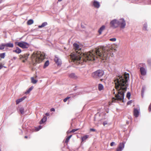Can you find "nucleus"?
<instances>
[{"mask_svg":"<svg viewBox=\"0 0 151 151\" xmlns=\"http://www.w3.org/2000/svg\"><path fill=\"white\" fill-rule=\"evenodd\" d=\"M132 101H130L127 102V104L128 105H129V104H131L132 103Z\"/></svg>","mask_w":151,"mask_h":151,"instance_id":"42","label":"nucleus"},{"mask_svg":"<svg viewBox=\"0 0 151 151\" xmlns=\"http://www.w3.org/2000/svg\"><path fill=\"white\" fill-rule=\"evenodd\" d=\"M29 55V54H24L23 55H21V57H20V59H21L22 58H24L25 60H27L28 58V56Z\"/></svg>","mask_w":151,"mask_h":151,"instance_id":"17","label":"nucleus"},{"mask_svg":"<svg viewBox=\"0 0 151 151\" xmlns=\"http://www.w3.org/2000/svg\"><path fill=\"white\" fill-rule=\"evenodd\" d=\"M15 44L16 45H17L23 49L27 48L29 46V45L28 43L26 42H15Z\"/></svg>","mask_w":151,"mask_h":151,"instance_id":"4","label":"nucleus"},{"mask_svg":"<svg viewBox=\"0 0 151 151\" xmlns=\"http://www.w3.org/2000/svg\"><path fill=\"white\" fill-rule=\"evenodd\" d=\"M115 143L114 142H111L110 144V145L111 146H113L114 145V144Z\"/></svg>","mask_w":151,"mask_h":151,"instance_id":"45","label":"nucleus"},{"mask_svg":"<svg viewBox=\"0 0 151 151\" xmlns=\"http://www.w3.org/2000/svg\"><path fill=\"white\" fill-rule=\"evenodd\" d=\"M25 60H23L22 61V62H23V63H25Z\"/></svg>","mask_w":151,"mask_h":151,"instance_id":"49","label":"nucleus"},{"mask_svg":"<svg viewBox=\"0 0 151 151\" xmlns=\"http://www.w3.org/2000/svg\"><path fill=\"white\" fill-rule=\"evenodd\" d=\"M44 57V56L42 54L41 55L37 54L34 55L33 59L37 63H39L42 60Z\"/></svg>","mask_w":151,"mask_h":151,"instance_id":"5","label":"nucleus"},{"mask_svg":"<svg viewBox=\"0 0 151 151\" xmlns=\"http://www.w3.org/2000/svg\"><path fill=\"white\" fill-rule=\"evenodd\" d=\"M93 5L94 7L96 8H98L100 6L99 3L96 0L94 1L93 2Z\"/></svg>","mask_w":151,"mask_h":151,"instance_id":"12","label":"nucleus"},{"mask_svg":"<svg viewBox=\"0 0 151 151\" xmlns=\"http://www.w3.org/2000/svg\"><path fill=\"white\" fill-rule=\"evenodd\" d=\"M47 118L46 116H44L41 121L40 122V124H42L45 122L47 120Z\"/></svg>","mask_w":151,"mask_h":151,"instance_id":"19","label":"nucleus"},{"mask_svg":"<svg viewBox=\"0 0 151 151\" xmlns=\"http://www.w3.org/2000/svg\"><path fill=\"white\" fill-rule=\"evenodd\" d=\"M110 26L113 28L117 27L119 26L118 20L116 19H113L110 22Z\"/></svg>","mask_w":151,"mask_h":151,"instance_id":"6","label":"nucleus"},{"mask_svg":"<svg viewBox=\"0 0 151 151\" xmlns=\"http://www.w3.org/2000/svg\"><path fill=\"white\" fill-rule=\"evenodd\" d=\"M104 86L101 84H99L98 85V89L99 91H101L103 89Z\"/></svg>","mask_w":151,"mask_h":151,"instance_id":"24","label":"nucleus"},{"mask_svg":"<svg viewBox=\"0 0 151 151\" xmlns=\"http://www.w3.org/2000/svg\"><path fill=\"white\" fill-rule=\"evenodd\" d=\"M67 132H68V131H67Z\"/></svg>","mask_w":151,"mask_h":151,"instance_id":"54","label":"nucleus"},{"mask_svg":"<svg viewBox=\"0 0 151 151\" xmlns=\"http://www.w3.org/2000/svg\"><path fill=\"white\" fill-rule=\"evenodd\" d=\"M21 50L18 47H16V50H13V52H15L17 54L21 53Z\"/></svg>","mask_w":151,"mask_h":151,"instance_id":"15","label":"nucleus"},{"mask_svg":"<svg viewBox=\"0 0 151 151\" xmlns=\"http://www.w3.org/2000/svg\"><path fill=\"white\" fill-rule=\"evenodd\" d=\"M146 87L145 86H142V89L141 90V96L142 98H143L144 96L145 91L146 89Z\"/></svg>","mask_w":151,"mask_h":151,"instance_id":"16","label":"nucleus"},{"mask_svg":"<svg viewBox=\"0 0 151 151\" xmlns=\"http://www.w3.org/2000/svg\"><path fill=\"white\" fill-rule=\"evenodd\" d=\"M62 0H58V1H62Z\"/></svg>","mask_w":151,"mask_h":151,"instance_id":"51","label":"nucleus"},{"mask_svg":"<svg viewBox=\"0 0 151 151\" xmlns=\"http://www.w3.org/2000/svg\"><path fill=\"white\" fill-rule=\"evenodd\" d=\"M42 127L40 125L39 126V127L37 128H36V130L37 131H38L40 129H42Z\"/></svg>","mask_w":151,"mask_h":151,"instance_id":"36","label":"nucleus"},{"mask_svg":"<svg viewBox=\"0 0 151 151\" xmlns=\"http://www.w3.org/2000/svg\"><path fill=\"white\" fill-rule=\"evenodd\" d=\"M104 72L102 70H98L92 73V76L94 78H99L104 74Z\"/></svg>","mask_w":151,"mask_h":151,"instance_id":"3","label":"nucleus"},{"mask_svg":"<svg viewBox=\"0 0 151 151\" xmlns=\"http://www.w3.org/2000/svg\"><path fill=\"white\" fill-rule=\"evenodd\" d=\"M19 130L20 131V133L19 134H22V130L19 129Z\"/></svg>","mask_w":151,"mask_h":151,"instance_id":"47","label":"nucleus"},{"mask_svg":"<svg viewBox=\"0 0 151 151\" xmlns=\"http://www.w3.org/2000/svg\"><path fill=\"white\" fill-rule=\"evenodd\" d=\"M125 143H120L119 146L116 149V151H122L124 148Z\"/></svg>","mask_w":151,"mask_h":151,"instance_id":"8","label":"nucleus"},{"mask_svg":"<svg viewBox=\"0 0 151 151\" xmlns=\"http://www.w3.org/2000/svg\"><path fill=\"white\" fill-rule=\"evenodd\" d=\"M26 98V96H24L23 97L20 98L19 99H17L16 101V104H18L20 102L22 101L23 100H24Z\"/></svg>","mask_w":151,"mask_h":151,"instance_id":"14","label":"nucleus"},{"mask_svg":"<svg viewBox=\"0 0 151 151\" xmlns=\"http://www.w3.org/2000/svg\"><path fill=\"white\" fill-rule=\"evenodd\" d=\"M90 131L94 132L96 130L94 129L91 128L90 129Z\"/></svg>","mask_w":151,"mask_h":151,"instance_id":"44","label":"nucleus"},{"mask_svg":"<svg viewBox=\"0 0 151 151\" xmlns=\"http://www.w3.org/2000/svg\"><path fill=\"white\" fill-rule=\"evenodd\" d=\"M50 111H55V109L54 108H52L51 109Z\"/></svg>","mask_w":151,"mask_h":151,"instance_id":"43","label":"nucleus"},{"mask_svg":"<svg viewBox=\"0 0 151 151\" xmlns=\"http://www.w3.org/2000/svg\"><path fill=\"white\" fill-rule=\"evenodd\" d=\"M1 3V1H0V4ZM0 10H1V8H0Z\"/></svg>","mask_w":151,"mask_h":151,"instance_id":"53","label":"nucleus"},{"mask_svg":"<svg viewBox=\"0 0 151 151\" xmlns=\"http://www.w3.org/2000/svg\"><path fill=\"white\" fill-rule=\"evenodd\" d=\"M33 21L32 19H29V20L27 22V24L28 25H31L33 24Z\"/></svg>","mask_w":151,"mask_h":151,"instance_id":"31","label":"nucleus"},{"mask_svg":"<svg viewBox=\"0 0 151 151\" xmlns=\"http://www.w3.org/2000/svg\"><path fill=\"white\" fill-rule=\"evenodd\" d=\"M129 78V74L126 73L124 75L119 76L114 80L115 88L117 91V93L115 94L116 98L113 97L112 99L113 102H116L117 101H123L124 98V92L126 91L127 84Z\"/></svg>","mask_w":151,"mask_h":151,"instance_id":"2","label":"nucleus"},{"mask_svg":"<svg viewBox=\"0 0 151 151\" xmlns=\"http://www.w3.org/2000/svg\"><path fill=\"white\" fill-rule=\"evenodd\" d=\"M119 26L122 29H124L126 25V22L124 19L121 18L118 20Z\"/></svg>","mask_w":151,"mask_h":151,"instance_id":"7","label":"nucleus"},{"mask_svg":"<svg viewBox=\"0 0 151 151\" xmlns=\"http://www.w3.org/2000/svg\"><path fill=\"white\" fill-rule=\"evenodd\" d=\"M47 23L46 22H45L43 23L41 25L38 26V27L40 28H41L42 27H44L47 25Z\"/></svg>","mask_w":151,"mask_h":151,"instance_id":"22","label":"nucleus"},{"mask_svg":"<svg viewBox=\"0 0 151 151\" xmlns=\"http://www.w3.org/2000/svg\"><path fill=\"white\" fill-rule=\"evenodd\" d=\"M24 138H27V136H25L24 137Z\"/></svg>","mask_w":151,"mask_h":151,"instance_id":"50","label":"nucleus"},{"mask_svg":"<svg viewBox=\"0 0 151 151\" xmlns=\"http://www.w3.org/2000/svg\"><path fill=\"white\" fill-rule=\"evenodd\" d=\"M140 109L139 108L136 109L134 108V115L136 117L138 116L139 113Z\"/></svg>","mask_w":151,"mask_h":151,"instance_id":"9","label":"nucleus"},{"mask_svg":"<svg viewBox=\"0 0 151 151\" xmlns=\"http://www.w3.org/2000/svg\"><path fill=\"white\" fill-rule=\"evenodd\" d=\"M5 46V44H2L0 45V50H3L4 49Z\"/></svg>","mask_w":151,"mask_h":151,"instance_id":"30","label":"nucleus"},{"mask_svg":"<svg viewBox=\"0 0 151 151\" xmlns=\"http://www.w3.org/2000/svg\"><path fill=\"white\" fill-rule=\"evenodd\" d=\"M31 82L33 84H35L37 82V81L34 79V78H31Z\"/></svg>","mask_w":151,"mask_h":151,"instance_id":"28","label":"nucleus"},{"mask_svg":"<svg viewBox=\"0 0 151 151\" xmlns=\"http://www.w3.org/2000/svg\"><path fill=\"white\" fill-rule=\"evenodd\" d=\"M88 137V135H85L82 137V141L86 140Z\"/></svg>","mask_w":151,"mask_h":151,"instance_id":"34","label":"nucleus"},{"mask_svg":"<svg viewBox=\"0 0 151 151\" xmlns=\"http://www.w3.org/2000/svg\"><path fill=\"white\" fill-rule=\"evenodd\" d=\"M49 62L48 60L46 61L45 62V63L43 68H46L49 65Z\"/></svg>","mask_w":151,"mask_h":151,"instance_id":"27","label":"nucleus"},{"mask_svg":"<svg viewBox=\"0 0 151 151\" xmlns=\"http://www.w3.org/2000/svg\"><path fill=\"white\" fill-rule=\"evenodd\" d=\"M5 46L9 47H13L14 46V45L13 43H7L5 44Z\"/></svg>","mask_w":151,"mask_h":151,"instance_id":"21","label":"nucleus"},{"mask_svg":"<svg viewBox=\"0 0 151 151\" xmlns=\"http://www.w3.org/2000/svg\"><path fill=\"white\" fill-rule=\"evenodd\" d=\"M78 130V129H73L70 132H74L77 131Z\"/></svg>","mask_w":151,"mask_h":151,"instance_id":"37","label":"nucleus"},{"mask_svg":"<svg viewBox=\"0 0 151 151\" xmlns=\"http://www.w3.org/2000/svg\"><path fill=\"white\" fill-rule=\"evenodd\" d=\"M131 94L130 92H128L127 94V97L128 99H130V98Z\"/></svg>","mask_w":151,"mask_h":151,"instance_id":"35","label":"nucleus"},{"mask_svg":"<svg viewBox=\"0 0 151 151\" xmlns=\"http://www.w3.org/2000/svg\"><path fill=\"white\" fill-rule=\"evenodd\" d=\"M107 124V123L106 121H105L103 123V124L104 126H105Z\"/></svg>","mask_w":151,"mask_h":151,"instance_id":"40","label":"nucleus"},{"mask_svg":"<svg viewBox=\"0 0 151 151\" xmlns=\"http://www.w3.org/2000/svg\"><path fill=\"white\" fill-rule=\"evenodd\" d=\"M110 40L111 41H115L116 40V39L115 38H111L110 39Z\"/></svg>","mask_w":151,"mask_h":151,"instance_id":"39","label":"nucleus"},{"mask_svg":"<svg viewBox=\"0 0 151 151\" xmlns=\"http://www.w3.org/2000/svg\"><path fill=\"white\" fill-rule=\"evenodd\" d=\"M105 28V26L104 25L102 26L99 29L98 32L100 34H101Z\"/></svg>","mask_w":151,"mask_h":151,"instance_id":"18","label":"nucleus"},{"mask_svg":"<svg viewBox=\"0 0 151 151\" xmlns=\"http://www.w3.org/2000/svg\"><path fill=\"white\" fill-rule=\"evenodd\" d=\"M69 76L70 78L76 79L78 78V76L74 73H72L69 75Z\"/></svg>","mask_w":151,"mask_h":151,"instance_id":"13","label":"nucleus"},{"mask_svg":"<svg viewBox=\"0 0 151 151\" xmlns=\"http://www.w3.org/2000/svg\"><path fill=\"white\" fill-rule=\"evenodd\" d=\"M73 46L74 48V49H75V50H78L79 49V46L76 43H74L73 44Z\"/></svg>","mask_w":151,"mask_h":151,"instance_id":"20","label":"nucleus"},{"mask_svg":"<svg viewBox=\"0 0 151 151\" xmlns=\"http://www.w3.org/2000/svg\"><path fill=\"white\" fill-rule=\"evenodd\" d=\"M111 50L108 47L101 46L85 53L80 54L78 52L72 53L70 58L74 62L83 64L85 62L94 60L96 55L104 58L103 60L106 59L109 57Z\"/></svg>","mask_w":151,"mask_h":151,"instance_id":"1","label":"nucleus"},{"mask_svg":"<svg viewBox=\"0 0 151 151\" xmlns=\"http://www.w3.org/2000/svg\"><path fill=\"white\" fill-rule=\"evenodd\" d=\"M70 98V97H67L65 98L63 100V101L64 102H66L67 100Z\"/></svg>","mask_w":151,"mask_h":151,"instance_id":"38","label":"nucleus"},{"mask_svg":"<svg viewBox=\"0 0 151 151\" xmlns=\"http://www.w3.org/2000/svg\"><path fill=\"white\" fill-rule=\"evenodd\" d=\"M140 70L141 74L142 76H145L146 74L147 71L145 68L143 67H141Z\"/></svg>","mask_w":151,"mask_h":151,"instance_id":"11","label":"nucleus"},{"mask_svg":"<svg viewBox=\"0 0 151 151\" xmlns=\"http://www.w3.org/2000/svg\"><path fill=\"white\" fill-rule=\"evenodd\" d=\"M3 67H4V68H6V66H4Z\"/></svg>","mask_w":151,"mask_h":151,"instance_id":"52","label":"nucleus"},{"mask_svg":"<svg viewBox=\"0 0 151 151\" xmlns=\"http://www.w3.org/2000/svg\"><path fill=\"white\" fill-rule=\"evenodd\" d=\"M4 66L2 65V64H0V70L2 68H3Z\"/></svg>","mask_w":151,"mask_h":151,"instance_id":"41","label":"nucleus"},{"mask_svg":"<svg viewBox=\"0 0 151 151\" xmlns=\"http://www.w3.org/2000/svg\"><path fill=\"white\" fill-rule=\"evenodd\" d=\"M45 115L47 116H48L50 115L48 113H46L45 114Z\"/></svg>","mask_w":151,"mask_h":151,"instance_id":"48","label":"nucleus"},{"mask_svg":"<svg viewBox=\"0 0 151 151\" xmlns=\"http://www.w3.org/2000/svg\"><path fill=\"white\" fill-rule=\"evenodd\" d=\"M147 23H145L143 26V30H144L145 31H147Z\"/></svg>","mask_w":151,"mask_h":151,"instance_id":"23","label":"nucleus"},{"mask_svg":"<svg viewBox=\"0 0 151 151\" xmlns=\"http://www.w3.org/2000/svg\"><path fill=\"white\" fill-rule=\"evenodd\" d=\"M33 88V86H32L29 89L25 92V93L26 94L29 93L31 91Z\"/></svg>","mask_w":151,"mask_h":151,"instance_id":"25","label":"nucleus"},{"mask_svg":"<svg viewBox=\"0 0 151 151\" xmlns=\"http://www.w3.org/2000/svg\"><path fill=\"white\" fill-rule=\"evenodd\" d=\"M19 111L20 113L22 114H24V108L23 107H21L19 109Z\"/></svg>","mask_w":151,"mask_h":151,"instance_id":"26","label":"nucleus"},{"mask_svg":"<svg viewBox=\"0 0 151 151\" xmlns=\"http://www.w3.org/2000/svg\"><path fill=\"white\" fill-rule=\"evenodd\" d=\"M72 135H70L66 139L65 142V143H67L68 142L69 140L71 138V137H72Z\"/></svg>","mask_w":151,"mask_h":151,"instance_id":"32","label":"nucleus"},{"mask_svg":"<svg viewBox=\"0 0 151 151\" xmlns=\"http://www.w3.org/2000/svg\"><path fill=\"white\" fill-rule=\"evenodd\" d=\"M5 56V53H0V57L2 58H4Z\"/></svg>","mask_w":151,"mask_h":151,"instance_id":"33","label":"nucleus"},{"mask_svg":"<svg viewBox=\"0 0 151 151\" xmlns=\"http://www.w3.org/2000/svg\"><path fill=\"white\" fill-rule=\"evenodd\" d=\"M112 93H113L114 94H115V89H113V90L112 91Z\"/></svg>","mask_w":151,"mask_h":151,"instance_id":"46","label":"nucleus"},{"mask_svg":"<svg viewBox=\"0 0 151 151\" xmlns=\"http://www.w3.org/2000/svg\"><path fill=\"white\" fill-rule=\"evenodd\" d=\"M147 63L148 65L151 67V58H148L147 60Z\"/></svg>","mask_w":151,"mask_h":151,"instance_id":"29","label":"nucleus"},{"mask_svg":"<svg viewBox=\"0 0 151 151\" xmlns=\"http://www.w3.org/2000/svg\"><path fill=\"white\" fill-rule=\"evenodd\" d=\"M54 60L56 63L58 65H60L61 64V60L58 57L55 56Z\"/></svg>","mask_w":151,"mask_h":151,"instance_id":"10","label":"nucleus"}]
</instances>
